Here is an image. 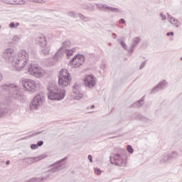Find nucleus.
<instances>
[{"mask_svg": "<svg viewBox=\"0 0 182 182\" xmlns=\"http://www.w3.org/2000/svg\"><path fill=\"white\" fill-rule=\"evenodd\" d=\"M1 56L7 63H11L17 72H21L28 65L29 54L25 50H21L18 54L14 48L5 49Z\"/></svg>", "mask_w": 182, "mask_h": 182, "instance_id": "1", "label": "nucleus"}, {"mask_svg": "<svg viewBox=\"0 0 182 182\" xmlns=\"http://www.w3.org/2000/svg\"><path fill=\"white\" fill-rule=\"evenodd\" d=\"M3 92H6L10 99L22 100L23 95L19 91V87L16 84H5L2 86Z\"/></svg>", "mask_w": 182, "mask_h": 182, "instance_id": "2", "label": "nucleus"}, {"mask_svg": "<svg viewBox=\"0 0 182 182\" xmlns=\"http://www.w3.org/2000/svg\"><path fill=\"white\" fill-rule=\"evenodd\" d=\"M47 89L49 91L48 97L50 100H63L66 96V92H59L58 85L53 83L49 84Z\"/></svg>", "mask_w": 182, "mask_h": 182, "instance_id": "3", "label": "nucleus"}, {"mask_svg": "<svg viewBox=\"0 0 182 182\" xmlns=\"http://www.w3.org/2000/svg\"><path fill=\"white\" fill-rule=\"evenodd\" d=\"M109 159L111 164H114L115 166L124 167L127 164V154L123 151L113 154Z\"/></svg>", "mask_w": 182, "mask_h": 182, "instance_id": "4", "label": "nucleus"}, {"mask_svg": "<svg viewBox=\"0 0 182 182\" xmlns=\"http://www.w3.org/2000/svg\"><path fill=\"white\" fill-rule=\"evenodd\" d=\"M67 160H68V156H65V157L63 158L62 159L56 161L55 163L50 165V173H58L59 171H62V170H63V168H66V167H67L66 161Z\"/></svg>", "mask_w": 182, "mask_h": 182, "instance_id": "5", "label": "nucleus"}, {"mask_svg": "<svg viewBox=\"0 0 182 182\" xmlns=\"http://www.w3.org/2000/svg\"><path fill=\"white\" fill-rule=\"evenodd\" d=\"M28 73L31 76L35 77H42L43 76V70L36 64H31L28 68Z\"/></svg>", "mask_w": 182, "mask_h": 182, "instance_id": "6", "label": "nucleus"}, {"mask_svg": "<svg viewBox=\"0 0 182 182\" xmlns=\"http://www.w3.org/2000/svg\"><path fill=\"white\" fill-rule=\"evenodd\" d=\"M45 102V98L42 95H37L30 103V110H38Z\"/></svg>", "mask_w": 182, "mask_h": 182, "instance_id": "7", "label": "nucleus"}, {"mask_svg": "<svg viewBox=\"0 0 182 182\" xmlns=\"http://www.w3.org/2000/svg\"><path fill=\"white\" fill-rule=\"evenodd\" d=\"M85 63V55H76L70 60V65L73 68H80Z\"/></svg>", "mask_w": 182, "mask_h": 182, "instance_id": "8", "label": "nucleus"}, {"mask_svg": "<svg viewBox=\"0 0 182 182\" xmlns=\"http://www.w3.org/2000/svg\"><path fill=\"white\" fill-rule=\"evenodd\" d=\"M22 85L28 92H35L38 89V83L33 80L26 79L22 81Z\"/></svg>", "mask_w": 182, "mask_h": 182, "instance_id": "9", "label": "nucleus"}, {"mask_svg": "<svg viewBox=\"0 0 182 182\" xmlns=\"http://www.w3.org/2000/svg\"><path fill=\"white\" fill-rule=\"evenodd\" d=\"M97 9L101 11L102 12H113L114 14H119L120 12V9L112 7L103 4H95Z\"/></svg>", "mask_w": 182, "mask_h": 182, "instance_id": "10", "label": "nucleus"}, {"mask_svg": "<svg viewBox=\"0 0 182 182\" xmlns=\"http://www.w3.org/2000/svg\"><path fill=\"white\" fill-rule=\"evenodd\" d=\"M180 155L177 151H173L170 154L166 155H164L161 157L160 161L161 163H168V161H171L175 159H177Z\"/></svg>", "mask_w": 182, "mask_h": 182, "instance_id": "11", "label": "nucleus"}, {"mask_svg": "<svg viewBox=\"0 0 182 182\" xmlns=\"http://www.w3.org/2000/svg\"><path fill=\"white\" fill-rule=\"evenodd\" d=\"M84 85L88 89H93L96 86V78L93 75H86L84 80Z\"/></svg>", "mask_w": 182, "mask_h": 182, "instance_id": "12", "label": "nucleus"}, {"mask_svg": "<svg viewBox=\"0 0 182 182\" xmlns=\"http://www.w3.org/2000/svg\"><path fill=\"white\" fill-rule=\"evenodd\" d=\"M167 81L164 80L163 81L159 82L156 85H155L151 90V94L158 93L160 90H163L165 87H167Z\"/></svg>", "mask_w": 182, "mask_h": 182, "instance_id": "13", "label": "nucleus"}, {"mask_svg": "<svg viewBox=\"0 0 182 182\" xmlns=\"http://www.w3.org/2000/svg\"><path fill=\"white\" fill-rule=\"evenodd\" d=\"M72 83V77H58V85L63 87H66Z\"/></svg>", "mask_w": 182, "mask_h": 182, "instance_id": "14", "label": "nucleus"}, {"mask_svg": "<svg viewBox=\"0 0 182 182\" xmlns=\"http://www.w3.org/2000/svg\"><path fill=\"white\" fill-rule=\"evenodd\" d=\"M140 42H141V38L140 37H134L132 41L129 49H127V52L129 53L134 52L135 46H137Z\"/></svg>", "mask_w": 182, "mask_h": 182, "instance_id": "15", "label": "nucleus"}, {"mask_svg": "<svg viewBox=\"0 0 182 182\" xmlns=\"http://www.w3.org/2000/svg\"><path fill=\"white\" fill-rule=\"evenodd\" d=\"M64 55L65 53L62 50V48H59L58 52L53 56V60L55 62H60Z\"/></svg>", "mask_w": 182, "mask_h": 182, "instance_id": "16", "label": "nucleus"}, {"mask_svg": "<svg viewBox=\"0 0 182 182\" xmlns=\"http://www.w3.org/2000/svg\"><path fill=\"white\" fill-rule=\"evenodd\" d=\"M167 15L168 22H170L172 25H174V26H176V28H178L180 25V21H178V20H177L176 18L170 16L168 13H167Z\"/></svg>", "mask_w": 182, "mask_h": 182, "instance_id": "17", "label": "nucleus"}, {"mask_svg": "<svg viewBox=\"0 0 182 182\" xmlns=\"http://www.w3.org/2000/svg\"><path fill=\"white\" fill-rule=\"evenodd\" d=\"M72 46V43L69 40H66L65 41L63 42V46L60 48L61 50L65 51L68 50Z\"/></svg>", "mask_w": 182, "mask_h": 182, "instance_id": "18", "label": "nucleus"}, {"mask_svg": "<svg viewBox=\"0 0 182 182\" xmlns=\"http://www.w3.org/2000/svg\"><path fill=\"white\" fill-rule=\"evenodd\" d=\"M36 41L40 43V46L46 45V43H48V42L46 41V37L43 34H41L39 37H38L36 38Z\"/></svg>", "mask_w": 182, "mask_h": 182, "instance_id": "19", "label": "nucleus"}, {"mask_svg": "<svg viewBox=\"0 0 182 182\" xmlns=\"http://www.w3.org/2000/svg\"><path fill=\"white\" fill-rule=\"evenodd\" d=\"M41 52L43 55H49V52H50V47L47 44L41 46Z\"/></svg>", "mask_w": 182, "mask_h": 182, "instance_id": "20", "label": "nucleus"}, {"mask_svg": "<svg viewBox=\"0 0 182 182\" xmlns=\"http://www.w3.org/2000/svg\"><path fill=\"white\" fill-rule=\"evenodd\" d=\"M58 77H70V73H69V71L66 69H63L60 72V75Z\"/></svg>", "mask_w": 182, "mask_h": 182, "instance_id": "21", "label": "nucleus"}, {"mask_svg": "<svg viewBox=\"0 0 182 182\" xmlns=\"http://www.w3.org/2000/svg\"><path fill=\"white\" fill-rule=\"evenodd\" d=\"M82 89L80 88V84L76 82L74 84V85L73 86V92L74 94L76 93H80V90Z\"/></svg>", "mask_w": 182, "mask_h": 182, "instance_id": "22", "label": "nucleus"}, {"mask_svg": "<svg viewBox=\"0 0 182 182\" xmlns=\"http://www.w3.org/2000/svg\"><path fill=\"white\" fill-rule=\"evenodd\" d=\"M9 112H11V109L7 108H2L0 107V118L3 117V116H6Z\"/></svg>", "mask_w": 182, "mask_h": 182, "instance_id": "23", "label": "nucleus"}, {"mask_svg": "<svg viewBox=\"0 0 182 182\" xmlns=\"http://www.w3.org/2000/svg\"><path fill=\"white\" fill-rule=\"evenodd\" d=\"M81 8H82V9L92 10L95 8V6L90 3H85L81 5Z\"/></svg>", "mask_w": 182, "mask_h": 182, "instance_id": "24", "label": "nucleus"}, {"mask_svg": "<svg viewBox=\"0 0 182 182\" xmlns=\"http://www.w3.org/2000/svg\"><path fill=\"white\" fill-rule=\"evenodd\" d=\"M144 103V100H143V98H142V99L136 101V102H134L132 105V107H136V108L141 107V106H143Z\"/></svg>", "mask_w": 182, "mask_h": 182, "instance_id": "25", "label": "nucleus"}, {"mask_svg": "<svg viewBox=\"0 0 182 182\" xmlns=\"http://www.w3.org/2000/svg\"><path fill=\"white\" fill-rule=\"evenodd\" d=\"M75 50H76V48L65 50L63 52L64 53V55H66L68 59H69V57L73 55V52H75Z\"/></svg>", "mask_w": 182, "mask_h": 182, "instance_id": "26", "label": "nucleus"}, {"mask_svg": "<svg viewBox=\"0 0 182 182\" xmlns=\"http://www.w3.org/2000/svg\"><path fill=\"white\" fill-rule=\"evenodd\" d=\"M47 156L45 154L33 157V163H38V161H41V160H43V159H46Z\"/></svg>", "mask_w": 182, "mask_h": 182, "instance_id": "27", "label": "nucleus"}, {"mask_svg": "<svg viewBox=\"0 0 182 182\" xmlns=\"http://www.w3.org/2000/svg\"><path fill=\"white\" fill-rule=\"evenodd\" d=\"M24 163H26V164H28L31 166V164H33V157H26L23 159Z\"/></svg>", "mask_w": 182, "mask_h": 182, "instance_id": "28", "label": "nucleus"}, {"mask_svg": "<svg viewBox=\"0 0 182 182\" xmlns=\"http://www.w3.org/2000/svg\"><path fill=\"white\" fill-rule=\"evenodd\" d=\"M75 95H76L74 97L75 100H80V99L83 98V94L81 93L80 92L78 93H75Z\"/></svg>", "mask_w": 182, "mask_h": 182, "instance_id": "29", "label": "nucleus"}, {"mask_svg": "<svg viewBox=\"0 0 182 182\" xmlns=\"http://www.w3.org/2000/svg\"><path fill=\"white\" fill-rule=\"evenodd\" d=\"M141 122H144V123H150L151 120L146 117H141Z\"/></svg>", "mask_w": 182, "mask_h": 182, "instance_id": "30", "label": "nucleus"}, {"mask_svg": "<svg viewBox=\"0 0 182 182\" xmlns=\"http://www.w3.org/2000/svg\"><path fill=\"white\" fill-rule=\"evenodd\" d=\"M128 153L130 154H133L134 153V150L133 149V147L131 145H128L127 147Z\"/></svg>", "mask_w": 182, "mask_h": 182, "instance_id": "31", "label": "nucleus"}, {"mask_svg": "<svg viewBox=\"0 0 182 182\" xmlns=\"http://www.w3.org/2000/svg\"><path fill=\"white\" fill-rule=\"evenodd\" d=\"M21 38H22V37L21 36H15L13 38L12 41H14V42H19Z\"/></svg>", "mask_w": 182, "mask_h": 182, "instance_id": "32", "label": "nucleus"}, {"mask_svg": "<svg viewBox=\"0 0 182 182\" xmlns=\"http://www.w3.org/2000/svg\"><path fill=\"white\" fill-rule=\"evenodd\" d=\"M120 44H121V46H122L124 49H125V50H127V49H130V48H127V44L125 43H124L123 41H120Z\"/></svg>", "mask_w": 182, "mask_h": 182, "instance_id": "33", "label": "nucleus"}, {"mask_svg": "<svg viewBox=\"0 0 182 182\" xmlns=\"http://www.w3.org/2000/svg\"><path fill=\"white\" fill-rule=\"evenodd\" d=\"M42 180H43V178H32L29 180V182H35V181H42Z\"/></svg>", "mask_w": 182, "mask_h": 182, "instance_id": "34", "label": "nucleus"}, {"mask_svg": "<svg viewBox=\"0 0 182 182\" xmlns=\"http://www.w3.org/2000/svg\"><path fill=\"white\" fill-rule=\"evenodd\" d=\"M134 119H139V120H141V117L143 115L139 114V113H135L134 115Z\"/></svg>", "mask_w": 182, "mask_h": 182, "instance_id": "35", "label": "nucleus"}, {"mask_svg": "<svg viewBox=\"0 0 182 182\" xmlns=\"http://www.w3.org/2000/svg\"><path fill=\"white\" fill-rule=\"evenodd\" d=\"M67 14L71 18H76V16L75 15V11H68Z\"/></svg>", "mask_w": 182, "mask_h": 182, "instance_id": "36", "label": "nucleus"}, {"mask_svg": "<svg viewBox=\"0 0 182 182\" xmlns=\"http://www.w3.org/2000/svg\"><path fill=\"white\" fill-rule=\"evenodd\" d=\"M29 2H35L36 4H42L43 2H45L43 0H28Z\"/></svg>", "mask_w": 182, "mask_h": 182, "instance_id": "37", "label": "nucleus"}, {"mask_svg": "<svg viewBox=\"0 0 182 182\" xmlns=\"http://www.w3.org/2000/svg\"><path fill=\"white\" fill-rule=\"evenodd\" d=\"M95 174H97V176H100V174H102V171L97 168H95Z\"/></svg>", "mask_w": 182, "mask_h": 182, "instance_id": "38", "label": "nucleus"}, {"mask_svg": "<svg viewBox=\"0 0 182 182\" xmlns=\"http://www.w3.org/2000/svg\"><path fill=\"white\" fill-rule=\"evenodd\" d=\"M159 16L161 18L162 21H166V19H167V17H166V15L163 13H160Z\"/></svg>", "mask_w": 182, "mask_h": 182, "instance_id": "39", "label": "nucleus"}, {"mask_svg": "<svg viewBox=\"0 0 182 182\" xmlns=\"http://www.w3.org/2000/svg\"><path fill=\"white\" fill-rule=\"evenodd\" d=\"M38 144H31V150H36V149H38Z\"/></svg>", "mask_w": 182, "mask_h": 182, "instance_id": "40", "label": "nucleus"}, {"mask_svg": "<svg viewBox=\"0 0 182 182\" xmlns=\"http://www.w3.org/2000/svg\"><path fill=\"white\" fill-rule=\"evenodd\" d=\"M83 21L84 22H90V21H92V18H90V17L84 16Z\"/></svg>", "mask_w": 182, "mask_h": 182, "instance_id": "41", "label": "nucleus"}, {"mask_svg": "<svg viewBox=\"0 0 182 182\" xmlns=\"http://www.w3.org/2000/svg\"><path fill=\"white\" fill-rule=\"evenodd\" d=\"M146 61L144 60V62L141 63L140 67H139V69H143L144 68V66H146Z\"/></svg>", "mask_w": 182, "mask_h": 182, "instance_id": "42", "label": "nucleus"}, {"mask_svg": "<svg viewBox=\"0 0 182 182\" xmlns=\"http://www.w3.org/2000/svg\"><path fill=\"white\" fill-rule=\"evenodd\" d=\"M9 28H11V29H14V28H16L15 23H14V22L10 23V24H9Z\"/></svg>", "mask_w": 182, "mask_h": 182, "instance_id": "43", "label": "nucleus"}, {"mask_svg": "<svg viewBox=\"0 0 182 182\" xmlns=\"http://www.w3.org/2000/svg\"><path fill=\"white\" fill-rule=\"evenodd\" d=\"M38 147H41V146H43V141H39L37 142Z\"/></svg>", "mask_w": 182, "mask_h": 182, "instance_id": "44", "label": "nucleus"}, {"mask_svg": "<svg viewBox=\"0 0 182 182\" xmlns=\"http://www.w3.org/2000/svg\"><path fill=\"white\" fill-rule=\"evenodd\" d=\"M88 160H90V163H93V156L92 155H88Z\"/></svg>", "mask_w": 182, "mask_h": 182, "instance_id": "45", "label": "nucleus"}, {"mask_svg": "<svg viewBox=\"0 0 182 182\" xmlns=\"http://www.w3.org/2000/svg\"><path fill=\"white\" fill-rule=\"evenodd\" d=\"M78 16L80 18V19H82V21H83V19L85 18V16L82 14H78Z\"/></svg>", "mask_w": 182, "mask_h": 182, "instance_id": "46", "label": "nucleus"}, {"mask_svg": "<svg viewBox=\"0 0 182 182\" xmlns=\"http://www.w3.org/2000/svg\"><path fill=\"white\" fill-rule=\"evenodd\" d=\"M119 23L124 25V23H126V21L124 20V18L119 19Z\"/></svg>", "mask_w": 182, "mask_h": 182, "instance_id": "47", "label": "nucleus"}, {"mask_svg": "<svg viewBox=\"0 0 182 182\" xmlns=\"http://www.w3.org/2000/svg\"><path fill=\"white\" fill-rule=\"evenodd\" d=\"M174 36V33L173 32H168L166 33V36Z\"/></svg>", "mask_w": 182, "mask_h": 182, "instance_id": "48", "label": "nucleus"}, {"mask_svg": "<svg viewBox=\"0 0 182 182\" xmlns=\"http://www.w3.org/2000/svg\"><path fill=\"white\" fill-rule=\"evenodd\" d=\"M43 131H40V132H36L35 134H33V136H36V134H41V133H43Z\"/></svg>", "mask_w": 182, "mask_h": 182, "instance_id": "49", "label": "nucleus"}, {"mask_svg": "<svg viewBox=\"0 0 182 182\" xmlns=\"http://www.w3.org/2000/svg\"><path fill=\"white\" fill-rule=\"evenodd\" d=\"M16 25V29L18 28V26H19V25H21V23H19V22H17L15 23Z\"/></svg>", "mask_w": 182, "mask_h": 182, "instance_id": "50", "label": "nucleus"}, {"mask_svg": "<svg viewBox=\"0 0 182 182\" xmlns=\"http://www.w3.org/2000/svg\"><path fill=\"white\" fill-rule=\"evenodd\" d=\"M112 36H114V39L117 38V35H116L114 33H112Z\"/></svg>", "mask_w": 182, "mask_h": 182, "instance_id": "51", "label": "nucleus"}, {"mask_svg": "<svg viewBox=\"0 0 182 182\" xmlns=\"http://www.w3.org/2000/svg\"><path fill=\"white\" fill-rule=\"evenodd\" d=\"M6 164H7V166H9V164H11V161H6Z\"/></svg>", "mask_w": 182, "mask_h": 182, "instance_id": "52", "label": "nucleus"}, {"mask_svg": "<svg viewBox=\"0 0 182 182\" xmlns=\"http://www.w3.org/2000/svg\"><path fill=\"white\" fill-rule=\"evenodd\" d=\"M2 80V74L0 73V82Z\"/></svg>", "mask_w": 182, "mask_h": 182, "instance_id": "53", "label": "nucleus"}, {"mask_svg": "<svg viewBox=\"0 0 182 182\" xmlns=\"http://www.w3.org/2000/svg\"><path fill=\"white\" fill-rule=\"evenodd\" d=\"M90 109H95V105H91Z\"/></svg>", "mask_w": 182, "mask_h": 182, "instance_id": "54", "label": "nucleus"}, {"mask_svg": "<svg viewBox=\"0 0 182 182\" xmlns=\"http://www.w3.org/2000/svg\"><path fill=\"white\" fill-rule=\"evenodd\" d=\"M109 45L110 46V45H112V43H109Z\"/></svg>", "mask_w": 182, "mask_h": 182, "instance_id": "55", "label": "nucleus"}, {"mask_svg": "<svg viewBox=\"0 0 182 182\" xmlns=\"http://www.w3.org/2000/svg\"><path fill=\"white\" fill-rule=\"evenodd\" d=\"M0 28H1V26H0Z\"/></svg>", "mask_w": 182, "mask_h": 182, "instance_id": "56", "label": "nucleus"}]
</instances>
